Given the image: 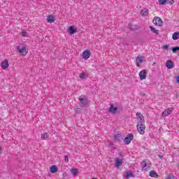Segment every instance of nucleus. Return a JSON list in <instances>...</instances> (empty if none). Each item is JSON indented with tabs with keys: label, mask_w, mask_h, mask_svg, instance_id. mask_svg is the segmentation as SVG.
Returning a JSON list of instances; mask_svg holds the SVG:
<instances>
[{
	"label": "nucleus",
	"mask_w": 179,
	"mask_h": 179,
	"mask_svg": "<svg viewBox=\"0 0 179 179\" xmlns=\"http://www.w3.org/2000/svg\"><path fill=\"white\" fill-rule=\"evenodd\" d=\"M171 50H172V52L176 54V51H179V46L172 48Z\"/></svg>",
	"instance_id": "nucleus-28"
},
{
	"label": "nucleus",
	"mask_w": 179,
	"mask_h": 179,
	"mask_svg": "<svg viewBox=\"0 0 179 179\" xmlns=\"http://www.w3.org/2000/svg\"><path fill=\"white\" fill-rule=\"evenodd\" d=\"M166 3H169L170 5H173V3H174V0H166Z\"/></svg>",
	"instance_id": "nucleus-32"
},
{
	"label": "nucleus",
	"mask_w": 179,
	"mask_h": 179,
	"mask_svg": "<svg viewBox=\"0 0 179 179\" xmlns=\"http://www.w3.org/2000/svg\"><path fill=\"white\" fill-rule=\"evenodd\" d=\"M76 113H78V114L80 113V108H76Z\"/></svg>",
	"instance_id": "nucleus-36"
},
{
	"label": "nucleus",
	"mask_w": 179,
	"mask_h": 179,
	"mask_svg": "<svg viewBox=\"0 0 179 179\" xmlns=\"http://www.w3.org/2000/svg\"><path fill=\"white\" fill-rule=\"evenodd\" d=\"M92 179H97V178H92Z\"/></svg>",
	"instance_id": "nucleus-41"
},
{
	"label": "nucleus",
	"mask_w": 179,
	"mask_h": 179,
	"mask_svg": "<svg viewBox=\"0 0 179 179\" xmlns=\"http://www.w3.org/2000/svg\"><path fill=\"white\" fill-rule=\"evenodd\" d=\"M79 106L81 108L86 107L87 106V99L85 95H81L79 99Z\"/></svg>",
	"instance_id": "nucleus-3"
},
{
	"label": "nucleus",
	"mask_w": 179,
	"mask_h": 179,
	"mask_svg": "<svg viewBox=\"0 0 179 179\" xmlns=\"http://www.w3.org/2000/svg\"><path fill=\"white\" fill-rule=\"evenodd\" d=\"M150 177H157V173L155 171H151L149 173Z\"/></svg>",
	"instance_id": "nucleus-25"
},
{
	"label": "nucleus",
	"mask_w": 179,
	"mask_h": 179,
	"mask_svg": "<svg viewBox=\"0 0 179 179\" xmlns=\"http://www.w3.org/2000/svg\"><path fill=\"white\" fill-rule=\"evenodd\" d=\"M173 66H174V63L173 62V61L167 60L166 68H168V69H171L173 68Z\"/></svg>",
	"instance_id": "nucleus-16"
},
{
	"label": "nucleus",
	"mask_w": 179,
	"mask_h": 179,
	"mask_svg": "<svg viewBox=\"0 0 179 179\" xmlns=\"http://www.w3.org/2000/svg\"><path fill=\"white\" fill-rule=\"evenodd\" d=\"M122 111V108H117L113 104H111L108 108V112L110 113V114H120Z\"/></svg>",
	"instance_id": "nucleus-2"
},
{
	"label": "nucleus",
	"mask_w": 179,
	"mask_h": 179,
	"mask_svg": "<svg viewBox=\"0 0 179 179\" xmlns=\"http://www.w3.org/2000/svg\"><path fill=\"white\" fill-rule=\"evenodd\" d=\"M41 138L42 139H48V134L47 133H44L43 134H41Z\"/></svg>",
	"instance_id": "nucleus-29"
},
{
	"label": "nucleus",
	"mask_w": 179,
	"mask_h": 179,
	"mask_svg": "<svg viewBox=\"0 0 179 179\" xmlns=\"http://www.w3.org/2000/svg\"><path fill=\"white\" fill-rule=\"evenodd\" d=\"M158 157H159L160 159H163V156H162V155H159Z\"/></svg>",
	"instance_id": "nucleus-38"
},
{
	"label": "nucleus",
	"mask_w": 179,
	"mask_h": 179,
	"mask_svg": "<svg viewBox=\"0 0 179 179\" xmlns=\"http://www.w3.org/2000/svg\"><path fill=\"white\" fill-rule=\"evenodd\" d=\"M141 16H148V15H149V10H148V8H143L141 11Z\"/></svg>",
	"instance_id": "nucleus-21"
},
{
	"label": "nucleus",
	"mask_w": 179,
	"mask_h": 179,
	"mask_svg": "<svg viewBox=\"0 0 179 179\" xmlns=\"http://www.w3.org/2000/svg\"><path fill=\"white\" fill-rule=\"evenodd\" d=\"M64 161L66 162V163H68L69 162V159H68V156L66 155L64 156Z\"/></svg>",
	"instance_id": "nucleus-34"
},
{
	"label": "nucleus",
	"mask_w": 179,
	"mask_h": 179,
	"mask_svg": "<svg viewBox=\"0 0 179 179\" xmlns=\"http://www.w3.org/2000/svg\"><path fill=\"white\" fill-rule=\"evenodd\" d=\"M164 50H169V48H170V45H165L163 47Z\"/></svg>",
	"instance_id": "nucleus-33"
},
{
	"label": "nucleus",
	"mask_w": 179,
	"mask_h": 179,
	"mask_svg": "<svg viewBox=\"0 0 179 179\" xmlns=\"http://www.w3.org/2000/svg\"><path fill=\"white\" fill-rule=\"evenodd\" d=\"M176 82L179 84V76H178L176 78Z\"/></svg>",
	"instance_id": "nucleus-37"
},
{
	"label": "nucleus",
	"mask_w": 179,
	"mask_h": 179,
	"mask_svg": "<svg viewBox=\"0 0 179 179\" xmlns=\"http://www.w3.org/2000/svg\"><path fill=\"white\" fill-rule=\"evenodd\" d=\"M152 22L156 26H159V27L163 26V20H162V18H160L159 17H155L152 20Z\"/></svg>",
	"instance_id": "nucleus-5"
},
{
	"label": "nucleus",
	"mask_w": 179,
	"mask_h": 179,
	"mask_svg": "<svg viewBox=\"0 0 179 179\" xmlns=\"http://www.w3.org/2000/svg\"><path fill=\"white\" fill-rule=\"evenodd\" d=\"M86 78H87V76L86 75V73H85V71H83V72L80 74V79H86Z\"/></svg>",
	"instance_id": "nucleus-26"
},
{
	"label": "nucleus",
	"mask_w": 179,
	"mask_h": 179,
	"mask_svg": "<svg viewBox=\"0 0 179 179\" xmlns=\"http://www.w3.org/2000/svg\"><path fill=\"white\" fill-rule=\"evenodd\" d=\"M171 111L170 108L164 110L162 114V117H169V115L171 114Z\"/></svg>",
	"instance_id": "nucleus-14"
},
{
	"label": "nucleus",
	"mask_w": 179,
	"mask_h": 179,
	"mask_svg": "<svg viewBox=\"0 0 179 179\" xmlns=\"http://www.w3.org/2000/svg\"><path fill=\"white\" fill-rule=\"evenodd\" d=\"M150 29L152 32H153L155 34H157V36H159V30L156 29L155 27L150 26Z\"/></svg>",
	"instance_id": "nucleus-23"
},
{
	"label": "nucleus",
	"mask_w": 179,
	"mask_h": 179,
	"mask_svg": "<svg viewBox=\"0 0 179 179\" xmlns=\"http://www.w3.org/2000/svg\"><path fill=\"white\" fill-rule=\"evenodd\" d=\"M143 62V59H142V56H138L136 58V64L137 66H141V64Z\"/></svg>",
	"instance_id": "nucleus-15"
},
{
	"label": "nucleus",
	"mask_w": 179,
	"mask_h": 179,
	"mask_svg": "<svg viewBox=\"0 0 179 179\" xmlns=\"http://www.w3.org/2000/svg\"><path fill=\"white\" fill-rule=\"evenodd\" d=\"M119 156H122V152H120Z\"/></svg>",
	"instance_id": "nucleus-39"
},
{
	"label": "nucleus",
	"mask_w": 179,
	"mask_h": 179,
	"mask_svg": "<svg viewBox=\"0 0 179 179\" xmlns=\"http://www.w3.org/2000/svg\"><path fill=\"white\" fill-rule=\"evenodd\" d=\"M143 171H149V166H148V163L146 161H143L141 164Z\"/></svg>",
	"instance_id": "nucleus-9"
},
{
	"label": "nucleus",
	"mask_w": 179,
	"mask_h": 179,
	"mask_svg": "<svg viewBox=\"0 0 179 179\" xmlns=\"http://www.w3.org/2000/svg\"><path fill=\"white\" fill-rule=\"evenodd\" d=\"M132 177H135L134 173H132V171L129 170L124 173V178L129 179Z\"/></svg>",
	"instance_id": "nucleus-10"
},
{
	"label": "nucleus",
	"mask_w": 179,
	"mask_h": 179,
	"mask_svg": "<svg viewBox=\"0 0 179 179\" xmlns=\"http://www.w3.org/2000/svg\"><path fill=\"white\" fill-rule=\"evenodd\" d=\"M159 5H166L167 0H159Z\"/></svg>",
	"instance_id": "nucleus-30"
},
{
	"label": "nucleus",
	"mask_w": 179,
	"mask_h": 179,
	"mask_svg": "<svg viewBox=\"0 0 179 179\" xmlns=\"http://www.w3.org/2000/svg\"><path fill=\"white\" fill-rule=\"evenodd\" d=\"M129 29H130V30H137L138 28L134 25H132V24H129Z\"/></svg>",
	"instance_id": "nucleus-27"
},
{
	"label": "nucleus",
	"mask_w": 179,
	"mask_h": 179,
	"mask_svg": "<svg viewBox=\"0 0 179 179\" xmlns=\"http://www.w3.org/2000/svg\"><path fill=\"white\" fill-rule=\"evenodd\" d=\"M148 75V72L146 71L145 69L142 70L139 73V76H140V80H144V79H146V76Z\"/></svg>",
	"instance_id": "nucleus-8"
},
{
	"label": "nucleus",
	"mask_w": 179,
	"mask_h": 179,
	"mask_svg": "<svg viewBox=\"0 0 179 179\" xmlns=\"http://www.w3.org/2000/svg\"><path fill=\"white\" fill-rule=\"evenodd\" d=\"M47 21L48 23H54V22H55V19H54V15H48Z\"/></svg>",
	"instance_id": "nucleus-20"
},
{
	"label": "nucleus",
	"mask_w": 179,
	"mask_h": 179,
	"mask_svg": "<svg viewBox=\"0 0 179 179\" xmlns=\"http://www.w3.org/2000/svg\"><path fill=\"white\" fill-rule=\"evenodd\" d=\"M0 152H1V147H0Z\"/></svg>",
	"instance_id": "nucleus-42"
},
{
	"label": "nucleus",
	"mask_w": 179,
	"mask_h": 179,
	"mask_svg": "<svg viewBox=\"0 0 179 179\" xmlns=\"http://www.w3.org/2000/svg\"><path fill=\"white\" fill-rule=\"evenodd\" d=\"M1 66L2 69H8V68H9V63H8V60L6 59V60L1 62Z\"/></svg>",
	"instance_id": "nucleus-11"
},
{
	"label": "nucleus",
	"mask_w": 179,
	"mask_h": 179,
	"mask_svg": "<svg viewBox=\"0 0 179 179\" xmlns=\"http://www.w3.org/2000/svg\"><path fill=\"white\" fill-rule=\"evenodd\" d=\"M83 57L84 59H89L90 58V50H85L83 52Z\"/></svg>",
	"instance_id": "nucleus-13"
},
{
	"label": "nucleus",
	"mask_w": 179,
	"mask_h": 179,
	"mask_svg": "<svg viewBox=\"0 0 179 179\" xmlns=\"http://www.w3.org/2000/svg\"><path fill=\"white\" fill-rule=\"evenodd\" d=\"M134 140V134H128L127 136L124 138V142L126 145H129L131 141Z\"/></svg>",
	"instance_id": "nucleus-6"
},
{
	"label": "nucleus",
	"mask_w": 179,
	"mask_h": 179,
	"mask_svg": "<svg viewBox=\"0 0 179 179\" xmlns=\"http://www.w3.org/2000/svg\"><path fill=\"white\" fill-rule=\"evenodd\" d=\"M50 171L52 173V174H55V173H57L58 171V168H57L55 165H53L50 166Z\"/></svg>",
	"instance_id": "nucleus-18"
},
{
	"label": "nucleus",
	"mask_w": 179,
	"mask_h": 179,
	"mask_svg": "<svg viewBox=\"0 0 179 179\" xmlns=\"http://www.w3.org/2000/svg\"><path fill=\"white\" fill-rule=\"evenodd\" d=\"M17 50L20 54H22L24 57L27 55L29 52V49H27V46L23 43H20L17 46Z\"/></svg>",
	"instance_id": "nucleus-1"
},
{
	"label": "nucleus",
	"mask_w": 179,
	"mask_h": 179,
	"mask_svg": "<svg viewBox=\"0 0 179 179\" xmlns=\"http://www.w3.org/2000/svg\"><path fill=\"white\" fill-rule=\"evenodd\" d=\"M136 115L138 121V125H145V117H143V115L141 113H137Z\"/></svg>",
	"instance_id": "nucleus-4"
},
{
	"label": "nucleus",
	"mask_w": 179,
	"mask_h": 179,
	"mask_svg": "<svg viewBox=\"0 0 179 179\" xmlns=\"http://www.w3.org/2000/svg\"><path fill=\"white\" fill-rule=\"evenodd\" d=\"M122 164V159H120V158L115 159V167L117 169H120V166Z\"/></svg>",
	"instance_id": "nucleus-17"
},
{
	"label": "nucleus",
	"mask_w": 179,
	"mask_h": 179,
	"mask_svg": "<svg viewBox=\"0 0 179 179\" xmlns=\"http://www.w3.org/2000/svg\"><path fill=\"white\" fill-rule=\"evenodd\" d=\"M78 30L75 28V26H71L68 29V33L70 34H75V33H77Z\"/></svg>",
	"instance_id": "nucleus-12"
},
{
	"label": "nucleus",
	"mask_w": 179,
	"mask_h": 179,
	"mask_svg": "<svg viewBox=\"0 0 179 179\" xmlns=\"http://www.w3.org/2000/svg\"><path fill=\"white\" fill-rule=\"evenodd\" d=\"M166 179H176L174 176H169Z\"/></svg>",
	"instance_id": "nucleus-35"
},
{
	"label": "nucleus",
	"mask_w": 179,
	"mask_h": 179,
	"mask_svg": "<svg viewBox=\"0 0 179 179\" xmlns=\"http://www.w3.org/2000/svg\"><path fill=\"white\" fill-rule=\"evenodd\" d=\"M115 141H118V142H121V141H124V136L121 135V134H117L115 136Z\"/></svg>",
	"instance_id": "nucleus-19"
},
{
	"label": "nucleus",
	"mask_w": 179,
	"mask_h": 179,
	"mask_svg": "<svg viewBox=\"0 0 179 179\" xmlns=\"http://www.w3.org/2000/svg\"><path fill=\"white\" fill-rule=\"evenodd\" d=\"M145 124H137V131L141 135L145 134Z\"/></svg>",
	"instance_id": "nucleus-7"
},
{
	"label": "nucleus",
	"mask_w": 179,
	"mask_h": 179,
	"mask_svg": "<svg viewBox=\"0 0 179 179\" xmlns=\"http://www.w3.org/2000/svg\"><path fill=\"white\" fill-rule=\"evenodd\" d=\"M173 40H178L179 38V31H176L172 35Z\"/></svg>",
	"instance_id": "nucleus-22"
},
{
	"label": "nucleus",
	"mask_w": 179,
	"mask_h": 179,
	"mask_svg": "<svg viewBox=\"0 0 179 179\" xmlns=\"http://www.w3.org/2000/svg\"><path fill=\"white\" fill-rule=\"evenodd\" d=\"M22 37H26V36H27V32L24 30H23L21 33Z\"/></svg>",
	"instance_id": "nucleus-31"
},
{
	"label": "nucleus",
	"mask_w": 179,
	"mask_h": 179,
	"mask_svg": "<svg viewBox=\"0 0 179 179\" xmlns=\"http://www.w3.org/2000/svg\"><path fill=\"white\" fill-rule=\"evenodd\" d=\"M113 146V143L109 144V147L111 148Z\"/></svg>",
	"instance_id": "nucleus-40"
},
{
	"label": "nucleus",
	"mask_w": 179,
	"mask_h": 179,
	"mask_svg": "<svg viewBox=\"0 0 179 179\" xmlns=\"http://www.w3.org/2000/svg\"><path fill=\"white\" fill-rule=\"evenodd\" d=\"M71 173L73 174L74 177H76V176H78V171L77 169L73 168L71 170Z\"/></svg>",
	"instance_id": "nucleus-24"
}]
</instances>
